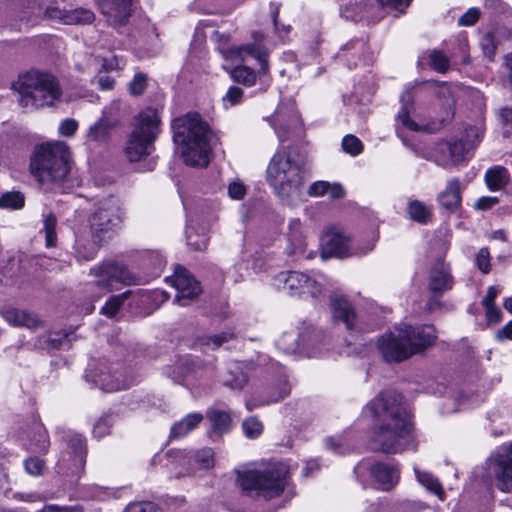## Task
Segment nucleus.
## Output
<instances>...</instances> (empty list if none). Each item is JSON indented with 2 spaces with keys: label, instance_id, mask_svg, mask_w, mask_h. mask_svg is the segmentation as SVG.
<instances>
[{
  "label": "nucleus",
  "instance_id": "obj_24",
  "mask_svg": "<svg viewBox=\"0 0 512 512\" xmlns=\"http://www.w3.org/2000/svg\"><path fill=\"white\" fill-rule=\"evenodd\" d=\"M407 213L410 219L420 224H428L433 217L432 209L419 200H410L408 202Z\"/></svg>",
  "mask_w": 512,
  "mask_h": 512
},
{
  "label": "nucleus",
  "instance_id": "obj_19",
  "mask_svg": "<svg viewBox=\"0 0 512 512\" xmlns=\"http://www.w3.org/2000/svg\"><path fill=\"white\" fill-rule=\"evenodd\" d=\"M3 318L12 326L25 327L30 331H37L44 328V322L40 317L26 310L8 307L1 312Z\"/></svg>",
  "mask_w": 512,
  "mask_h": 512
},
{
  "label": "nucleus",
  "instance_id": "obj_18",
  "mask_svg": "<svg viewBox=\"0 0 512 512\" xmlns=\"http://www.w3.org/2000/svg\"><path fill=\"white\" fill-rule=\"evenodd\" d=\"M131 3L132 0H100L99 7L111 26L120 27L131 16Z\"/></svg>",
  "mask_w": 512,
  "mask_h": 512
},
{
  "label": "nucleus",
  "instance_id": "obj_54",
  "mask_svg": "<svg viewBox=\"0 0 512 512\" xmlns=\"http://www.w3.org/2000/svg\"><path fill=\"white\" fill-rule=\"evenodd\" d=\"M111 421L109 417L100 418L94 425L93 434L97 438H102L110 431Z\"/></svg>",
  "mask_w": 512,
  "mask_h": 512
},
{
  "label": "nucleus",
  "instance_id": "obj_37",
  "mask_svg": "<svg viewBox=\"0 0 512 512\" xmlns=\"http://www.w3.org/2000/svg\"><path fill=\"white\" fill-rule=\"evenodd\" d=\"M124 112V105L120 100L111 101L102 111V117L106 121L116 122V127L120 123V115Z\"/></svg>",
  "mask_w": 512,
  "mask_h": 512
},
{
  "label": "nucleus",
  "instance_id": "obj_26",
  "mask_svg": "<svg viewBox=\"0 0 512 512\" xmlns=\"http://www.w3.org/2000/svg\"><path fill=\"white\" fill-rule=\"evenodd\" d=\"M94 381L103 391L106 392L119 391L129 387L130 385L128 380L104 372L96 375V379Z\"/></svg>",
  "mask_w": 512,
  "mask_h": 512
},
{
  "label": "nucleus",
  "instance_id": "obj_39",
  "mask_svg": "<svg viewBox=\"0 0 512 512\" xmlns=\"http://www.w3.org/2000/svg\"><path fill=\"white\" fill-rule=\"evenodd\" d=\"M430 66L439 73H445L449 69V58L439 50L429 53Z\"/></svg>",
  "mask_w": 512,
  "mask_h": 512
},
{
  "label": "nucleus",
  "instance_id": "obj_21",
  "mask_svg": "<svg viewBox=\"0 0 512 512\" xmlns=\"http://www.w3.org/2000/svg\"><path fill=\"white\" fill-rule=\"evenodd\" d=\"M405 97H402L403 105L397 114V121L407 130L413 132H434L439 129V123L429 122L424 119L415 120L410 117V107L412 104L405 103Z\"/></svg>",
  "mask_w": 512,
  "mask_h": 512
},
{
  "label": "nucleus",
  "instance_id": "obj_52",
  "mask_svg": "<svg viewBox=\"0 0 512 512\" xmlns=\"http://www.w3.org/2000/svg\"><path fill=\"white\" fill-rule=\"evenodd\" d=\"M246 191V186L240 181H233L228 185V195L231 199L241 200Z\"/></svg>",
  "mask_w": 512,
  "mask_h": 512
},
{
  "label": "nucleus",
  "instance_id": "obj_8",
  "mask_svg": "<svg viewBox=\"0 0 512 512\" xmlns=\"http://www.w3.org/2000/svg\"><path fill=\"white\" fill-rule=\"evenodd\" d=\"M288 469L283 463H272L264 468L238 474V483L243 490L255 491L271 499L279 496L287 485Z\"/></svg>",
  "mask_w": 512,
  "mask_h": 512
},
{
  "label": "nucleus",
  "instance_id": "obj_57",
  "mask_svg": "<svg viewBox=\"0 0 512 512\" xmlns=\"http://www.w3.org/2000/svg\"><path fill=\"white\" fill-rule=\"evenodd\" d=\"M126 512H162V510L151 502H145L130 504Z\"/></svg>",
  "mask_w": 512,
  "mask_h": 512
},
{
  "label": "nucleus",
  "instance_id": "obj_10",
  "mask_svg": "<svg viewBox=\"0 0 512 512\" xmlns=\"http://www.w3.org/2000/svg\"><path fill=\"white\" fill-rule=\"evenodd\" d=\"M487 476L495 481L502 492L512 490V443L502 447L487 460Z\"/></svg>",
  "mask_w": 512,
  "mask_h": 512
},
{
  "label": "nucleus",
  "instance_id": "obj_3",
  "mask_svg": "<svg viewBox=\"0 0 512 512\" xmlns=\"http://www.w3.org/2000/svg\"><path fill=\"white\" fill-rule=\"evenodd\" d=\"M174 142L181 146L184 162L205 167L210 161L209 129L198 114L188 113L172 121Z\"/></svg>",
  "mask_w": 512,
  "mask_h": 512
},
{
  "label": "nucleus",
  "instance_id": "obj_55",
  "mask_svg": "<svg viewBox=\"0 0 512 512\" xmlns=\"http://www.w3.org/2000/svg\"><path fill=\"white\" fill-rule=\"evenodd\" d=\"M26 471L33 476H38L43 472L44 462L39 458H28L25 461Z\"/></svg>",
  "mask_w": 512,
  "mask_h": 512
},
{
  "label": "nucleus",
  "instance_id": "obj_20",
  "mask_svg": "<svg viewBox=\"0 0 512 512\" xmlns=\"http://www.w3.org/2000/svg\"><path fill=\"white\" fill-rule=\"evenodd\" d=\"M453 286L450 267L443 260H437L431 268L429 275V290L434 294H442Z\"/></svg>",
  "mask_w": 512,
  "mask_h": 512
},
{
  "label": "nucleus",
  "instance_id": "obj_23",
  "mask_svg": "<svg viewBox=\"0 0 512 512\" xmlns=\"http://www.w3.org/2000/svg\"><path fill=\"white\" fill-rule=\"evenodd\" d=\"M439 204L448 211L456 210L461 204V186L458 179L447 182L446 188L438 195Z\"/></svg>",
  "mask_w": 512,
  "mask_h": 512
},
{
  "label": "nucleus",
  "instance_id": "obj_40",
  "mask_svg": "<svg viewBox=\"0 0 512 512\" xmlns=\"http://www.w3.org/2000/svg\"><path fill=\"white\" fill-rule=\"evenodd\" d=\"M148 79L146 74L138 72L134 75L133 79L127 84V89L130 95L140 96L147 88Z\"/></svg>",
  "mask_w": 512,
  "mask_h": 512
},
{
  "label": "nucleus",
  "instance_id": "obj_4",
  "mask_svg": "<svg viewBox=\"0 0 512 512\" xmlns=\"http://www.w3.org/2000/svg\"><path fill=\"white\" fill-rule=\"evenodd\" d=\"M304 163L290 147L279 148L272 156L266 180L274 193L283 200L297 196L304 183Z\"/></svg>",
  "mask_w": 512,
  "mask_h": 512
},
{
  "label": "nucleus",
  "instance_id": "obj_29",
  "mask_svg": "<svg viewBox=\"0 0 512 512\" xmlns=\"http://www.w3.org/2000/svg\"><path fill=\"white\" fill-rule=\"evenodd\" d=\"M223 384L231 389H242L247 383V376L238 363L232 364L223 375Z\"/></svg>",
  "mask_w": 512,
  "mask_h": 512
},
{
  "label": "nucleus",
  "instance_id": "obj_44",
  "mask_svg": "<svg viewBox=\"0 0 512 512\" xmlns=\"http://www.w3.org/2000/svg\"><path fill=\"white\" fill-rule=\"evenodd\" d=\"M234 336L233 333L230 332H222L220 334H216L213 336H207L202 338L201 345L211 347L212 349L219 348L223 343L228 342Z\"/></svg>",
  "mask_w": 512,
  "mask_h": 512
},
{
  "label": "nucleus",
  "instance_id": "obj_50",
  "mask_svg": "<svg viewBox=\"0 0 512 512\" xmlns=\"http://www.w3.org/2000/svg\"><path fill=\"white\" fill-rule=\"evenodd\" d=\"M480 10L476 7L469 8L459 19V26H473L480 17Z\"/></svg>",
  "mask_w": 512,
  "mask_h": 512
},
{
  "label": "nucleus",
  "instance_id": "obj_36",
  "mask_svg": "<svg viewBox=\"0 0 512 512\" xmlns=\"http://www.w3.org/2000/svg\"><path fill=\"white\" fill-rule=\"evenodd\" d=\"M448 149L454 163L464 161L470 156L471 148L462 140L450 142L448 144Z\"/></svg>",
  "mask_w": 512,
  "mask_h": 512
},
{
  "label": "nucleus",
  "instance_id": "obj_33",
  "mask_svg": "<svg viewBox=\"0 0 512 512\" xmlns=\"http://www.w3.org/2000/svg\"><path fill=\"white\" fill-rule=\"evenodd\" d=\"M207 416L214 431L218 433H225L229 430L231 417L227 412L213 410L208 412Z\"/></svg>",
  "mask_w": 512,
  "mask_h": 512
},
{
  "label": "nucleus",
  "instance_id": "obj_15",
  "mask_svg": "<svg viewBox=\"0 0 512 512\" xmlns=\"http://www.w3.org/2000/svg\"><path fill=\"white\" fill-rule=\"evenodd\" d=\"M366 472L370 473L378 487L384 491L392 489L399 480V472L395 467L380 462L372 463L366 460L355 467V474L358 478Z\"/></svg>",
  "mask_w": 512,
  "mask_h": 512
},
{
  "label": "nucleus",
  "instance_id": "obj_16",
  "mask_svg": "<svg viewBox=\"0 0 512 512\" xmlns=\"http://www.w3.org/2000/svg\"><path fill=\"white\" fill-rule=\"evenodd\" d=\"M166 280L178 291L175 302L181 306H186L187 300L196 298L201 292L199 283L182 266H177L174 275Z\"/></svg>",
  "mask_w": 512,
  "mask_h": 512
},
{
  "label": "nucleus",
  "instance_id": "obj_13",
  "mask_svg": "<svg viewBox=\"0 0 512 512\" xmlns=\"http://www.w3.org/2000/svg\"><path fill=\"white\" fill-rule=\"evenodd\" d=\"M274 285L294 296L315 297L321 293V286L315 280L297 271L279 273Z\"/></svg>",
  "mask_w": 512,
  "mask_h": 512
},
{
  "label": "nucleus",
  "instance_id": "obj_49",
  "mask_svg": "<svg viewBox=\"0 0 512 512\" xmlns=\"http://www.w3.org/2000/svg\"><path fill=\"white\" fill-rule=\"evenodd\" d=\"M125 66V60L122 57L111 55L102 58V68L105 71H117Z\"/></svg>",
  "mask_w": 512,
  "mask_h": 512
},
{
  "label": "nucleus",
  "instance_id": "obj_64",
  "mask_svg": "<svg viewBox=\"0 0 512 512\" xmlns=\"http://www.w3.org/2000/svg\"><path fill=\"white\" fill-rule=\"evenodd\" d=\"M421 509V505L406 501L398 504L392 512H419Z\"/></svg>",
  "mask_w": 512,
  "mask_h": 512
},
{
  "label": "nucleus",
  "instance_id": "obj_63",
  "mask_svg": "<svg viewBox=\"0 0 512 512\" xmlns=\"http://www.w3.org/2000/svg\"><path fill=\"white\" fill-rule=\"evenodd\" d=\"M498 203L497 197L483 196L476 200L474 208L477 210H487Z\"/></svg>",
  "mask_w": 512,
  "mask_h": 512
},
{
  "label": "nucleus",
  "instance_id": "obj_51",
  "mask_svg": "<svg viewBox=\"0 0 512 512\" xmlns=\"http://www.w3.org/2000/svg\"><path fill=\"white\" fill-rule=\"evenodd\" d=\"M476 265L483 273L490 271V253L487 248H481L476 256Z\"/></svg>",
  "mask_w": 512,
  "mask_h": 512
},
{
  "label": "nucleus",
  "instance_id": "obj_6",
  "mask_svg": "<svg viewBox=\"0 0 512 512\" xmlns=\"http://www.w3.org/2000/svg\"><path fill=\"white\" fill-rule=\"evenodd\" d=\"M19 104L27 110L52 106L61 96L55 77L37 71L28 72L17 83Z\"/></svg>",
  "mask_w": 512,
  "mask_h": 512
},
{
  "label": "nucleus",
  "instance_id": "obj_38",
  "mask_svg": "<svg viewBox=\"0 0 512 512\" xmlns=\"http://www.w3.org/2000/svg\"><path fill=\"white\" fill-rule=\"evenodd\" d=\"M24 206V196L20 192H7L0 197V208L20 209Z\"/></svg>",
  "mask_w": 512,
  "mask_h": 512
},
{
  "label": "nucleus",
  "instance_id": "obj_1",
  "mask_svg": "<svg viewBox=\"0 0 512 512\" xmlns=\"http://www.w3.org/2000/svg\"><path fill=\"white\" fill-rule=\"evenodd\" d=\"M364 414L378 422L371 434L372 449L394 454L409 444L411 424L401 395L393 391L380 393L365 407Z\"/></svg>",
  "mask_w": 512,
  "mask_h": 512
},
{
  "label": "nucleus",
  "instance_id": "obj_5",
  "mask_svg": "<svg viewBox=\"0 0 512 512\" xmlns=\"http://www.w3.org/2000/svg\"><path fill=\"white\" fill-rule=\"evenodd\" d=\"M70 161L69 147L64 142H49L35 148L30 171L41 183L60 182L70 171Z\"/></svg>",
  "mask_w": 512,
  "mask_h": 512
},
{
  "label": "nucleus",
  "instance_id": "obj_48",
  "mask_svg": "<svg viewBox=\"0 0 512 512\" xmlns=\"http://www.w3.org/2000/svg\"><path fill=\"white\" fill-rule=\"evenodd\" d=\"M195 461L200 467L208 469L214 465L213 452L210 448H204L196 452Z\"/></svg>",
  "mask_w": 512,
  "mask_h": 512
},
{
  "label": "nucleus",
  "instance_id": "obj_7",
  "mask_svg": "<svg viewBox=\"0 0 512 512\" xmlns=\"http://www.w3.org/2000/svg\"><path fill=\"white\" fill-rule=\"evenodd\" d=\"M160 123L158 111L154 108H146L135 117L133 130L124 149L130 162H139L154 151Z\"/></svg>",
  "mask_w": 512,
  "mask_h": 512
},
{
  "label": "nucleus",
  "instance_id": "obj_30",
  "mask_svg": "<svg viewBox=\"0 0 512 512\" xmlns=\"http://www.w3.org/2000/svg\"><path fill=\"white\" fill-rule=\"evenodd\" d=\"M415 474L418 482L424 486L428 491L434 493L441 501L445 500L444 489L437 478L432 474L415 469Z\"/></svg>",
  "mask_w": 512,
  "mask_h": 512
},
{
  "label": "nucleus",
  "instance_id": "obj_41",
  "mask_svg": "<svg viewBox=\"0 0 512 512\" xmlns=\"http://www.w3.org/2000/svg\"><path fill=\"white\" fill-rule=\"evenodd\" d=\"M56 226L57 220L56 217L49 213L46 215L44 219V231L46 235V246L53 247L56 245L57 235H56Z\"/></svg>",
  "mask_w": 512,
  "mask_h": 512
},
{
  "label": "nucleus",
  "instance_id": "obj_27",
  "mask_svg": "<svg viewBox=\"0 0 512 512\" xmlns=\"http://www.w3.org/2000/svg\"><path fill=\"white\" fill-rule=\"evenodd\" d=\"M67 338L63 331H49L39 336L35 341V346L42 350L52 351L59 349Z\"/></svg>",
  "mask_w": 512,
  "mask_h": 512
},
{
  "label": "nucleus",
  "instance_id": "obj_53",
  "mask_svg": "<svg viewBox=\"0 0 512 512\" xmlns=\"http://www.w3.org/2000/svg\"><path fill=\"white\" fill-rule=\"evenodd\" d=\"M243 93H244L243 90L239 87H236V86L230 87L228 92L226 93V95L223 98L225 105L227 103H229L230 106L237 105L238 103L241 102Z\"/></svg>",
  "mask_w": 512,
  "mask_h": 512
},
{
  "label": "nucleus",
  "instance_id": "obj_34",
  "mask_svg": "<svg viewBox=\"0 0 512 512\" xmlns=\"http://www.w3.org/2000/svg\"><path fill=\"white\" fill-rule=\"evenodd\" d=\"M279 349L287 354L301 353L302 349L297 340V335L294 332L283 334L277 341Z\"/></svg>",
  "mask_w": 512,
  "mask_h": 512
},
{
  "label": "nucleus",
  "instance_id": "obj_58",
  "mask_svg": "<svg viewBox=\"0 0 512 512\" xmlns=\"http://www.w3.org/2000/svg\"><path fill=\"white\" fill-rule=\"evenodd\" d=\"M77 128L78 122L68 118L61 122L58 131L62 136L70 137L76 132Z\"/></svg>",
  "mask_w": 512,
  "mask_h": 512
},
{
  "label": "nucleus",
  "instance_id": "obj_42",
  "mask_svg": "<svg viewBox=\"0 0 512 512\" xmlns=\"http://www.w3.org/2000/svg\"><path fill=\"white\" fill-rule=\"evenodd\" d=\"M244 434L251 439L259 437L263 432L262 423L255 417L247 418L242 423Z\"/></svg>",
  "mask_w": 512,
  "mask_h": 512
},
{
  "label": "nucleus",
  "instance_id": "obj_61",
  "mask_svg": "<svg viewBox=\"0 0 512 512\" xmlns=\"http://www.w3.org/2000/svg\"><path fill=\"white\" fill-rule=\"evenodd\" d=\"M32 445L34 446L35 450H37V451H46L48 449V446H49L48 436H47L46 431L44 429H42L41 427L38 428L37 440L35 441V443H32Z\"/></svg>",
  "mask_w": 512,
  "mask_h": 512
},
{
  "label": "nucleus",
  "instance_id": "obj_59",
  "mask_svg": "<svg viewBox=\"0 0 512 512\" xmlns=\"http://www.w3.org/2000/svg\"><path fill=\"white\" fill-rule=\"evenodd\" d=\"M326 195L333 200L342 199L345 196V189L340 183L328 182Z\"/></svg>",
  "mask_w": 512,
  "mask_h": 512
},
{
  "label": "nucleus",
  "instance_id": "obj_2",
  "mask_svg": "<svg viewBox=\"0 0 512 512\" xmlns=\"http://www.w3.org/2000/svg\"><path fill=\"white\" fill-rule=\"evenodd\" d=\"M435 340V330L431 326L403 325L381 335L377 348L386 362L399 363L423 352Z\"/></svg>",
  "mask_w": 512,
  "mask_h": 512
},
{
  "label": "nucleus",
  "instance_id": "obj_28",
  "mask_svg": "<svg viewBox=\"0 0 512 512\" xmlns=\"http://www.w3.org/2000/svg\"><path fill=\"white\" fill-rule=\"evenodd\" d=\"M115 127L116 122H109L103 118H100L96 123L90 126L87 138L93 142H106L109 138L110 131Z\"/></svg>",
  "mask_w": 512,
  "mask_h": 512
},
{
  "label": "nucleus",
  "instance_id": "obj_32",
  "mask_svg": "<svg viewBox=\"0 0 512 512\" xmlns=\"http://www.w3.org/2000/svg\"><path fill=\"white\" fill-rule=\"evenodd\" d=\"M231 76L236 82L251 87L255 85L257 76L259 75L258 72L256 73L252 68L239 65L232 70Z\"/></svg>",
  "mask_w": 512,
  "mask_h": 512
},
{
  "label": "nucleus",
  "instance_id": "obj_62",
  "mask_svg": "<svg viewBox=\"0 0 512 512\" xmlns=\"http://www.w3.org/2000/svg\"><path fill=\"white\" fill-rule=\"evenodd\" d=\"M480 136L481 131L479 128L469 127L465 130V139L463 142L472 148L477 142H479Z\"/></svg>",
  "mask_w": 512,
  "mask_h": 512
},
{
  "label": "nucleus",
  "instance_id": "obj_43",
  "mask_svg": "<svg viewBox=\"0 0 512 512\" xmlns=\"http://www.w3.org/2000/svg\"><path fill=\"white\" fill-rule=\"evenodd\" d=\"M289 393H290L289 385L287 383H283L277 396H272L270 399L262 400L259 403L254 402L253 400H247L245 405L248 410H253L262 405H266V404H269L272 402H278V401L282 400L284 397H286Z\"/></svg>",
  "mask_w": 512,
  "mask_h": 512
},
{
  "label": "nucleus",
  "instance_id": "obj_45",
  "mask_svg": "<svg viewBox=\"0 0 512 512\" xmlns=\"http://www.w3.org/2000/svg\"><path fill=\"white\" fill-rule=\"evenodd\" d=\"M343 150L352 155L356 156L363 150V144L359 138L354 135H346L342 140Z\"/></svg>",
  "mask_w": 512,
  "mask_h": 512
},
{
  "label": "nucleus",
  "instance_id": "obj_46",
  "mask_svg": "<svg viewBox=\"0 0 512 512\" xmlns=\"http://www.w3.org/2000/svg\"><path fill=\"white\" fill-rule=\"evenodd\" d=\"M412 0H377L378 4L387 12L402 14L408 8Z\"/></svg>",
  "mask_w": 512,
  "mask_h": 512
},
{
  "label": "nucleus",
  "instance_id": "obj_22",
  "mask_svg": "<svg viewBox=\"0 0 512 512\" xmlns=\"http://www.w3.org/2000/svg\"><path fill=\"white\" fill-rule=\"evenodd\" d=\"M47 15L51 19H58L64 24H87L94 20V13L87 9H74L70 11H63L58 8L47 9Z\"/></svg>",
  "mask_w": 512,
  "mask_h": 512
},
{
  "label": "nucleus",
  "instance_id": "obj_9",
  "mask_svg": "<svg viewBox=\"0 0 512 512\" xmlns=\"http://www.w3.org/2000/svg\"><path fill=\"white\" fill-rule=\"evenodd\" d=\"M90 273L102 294L118 290L122 285H131L135 281V276L125 266L114 262H103L93 267Z\"/></svg>",
  "mask_w": 512,
  "mask_h": 512
},
{
  "label": "nucleus",
  "instance_id": "obj_47",
  "mask_svg": "<svg viewBox=\"0 0 512 512\" xmlns=\"http://www.w3.org/2000/svg\"><path fill=\"white\" fill-rule=\"evenodd\" d=\"M186 238L187 244L194 250L201 251L207 247L208 238L205 235L199 237L191 228H188Z\"/></svg>",
  "mask_w": 512,
  "mask_h": 512
},
{
  "label": "nucleus",
  "instance_id": "obj_31",
  "mask_svg": "<svg viewBox=\"0 0 512 512\" xmlns=\"http://www.w3.org/2000/svg\"><path fill=\"white\" fill-rule=\"evenodd\" d=\"M509 179L508 172L501 166L489 169L485 173V181L488 188L492 191L500 190Z\"/></svg>",
  "mask_w": 512,
  "mask_h": 512
},
{
  "label": "nucleus",
  "instance_id": "obj_25",
  "mask_svg": "<svg viewBox=\"0 0 512 512\" xmlns=\"http://www.w3.org/2000/svg\"><path fill=\"white\" fill-rule=\"evenodd\" d=\"M202 420L203 416L200 413L189 414L172 426L170 436L172 438H182L197 427Z\"/></svg>",
  "mask_w": 512,
  "mask_h": 512
},
{
  "label": "nucleus",
  "instance_id": "obj_12",
  "mask_svg": "<svg viewBox=\"0 0 512 512\" xmlns=\"http://www.w3.org/2000/svg\"><path fill=\"white\" fill-rule=\"evenodd\" d=\"M377 239V236L373 235L364 247H355L350 236L346 232L339 229H333L326 234L323 241L325 249L330 254L343 258L367 254L374 249Z\"/></svg>",
  "mask_w": 512,
  "mask_h": 512
},
{
  "label": "nucleus",
  "instance_id": "obj_11",
  "mask_svg": "<svg viewBox=\"0 0 512 512\" xmlns=\"http://www.w3.org/2000/svg\"><path fill=\"white\" fill-rule=\"evenodd\" d=\"M122 221V211L118 202L110 199L103 203L91 216L90 227L94 242H101L105 234L118 227Z\"/></svg>",
  "mask_w": 512,
  "mask_h": 512
},
{
  "label": "nucleus",
  "instance_id": "obj_17",
  "mask_svg": "<svg viewBox=\"0 0 512 512\" xmlns=\"http://www.w3.org/2000/svg\"><path fill=\"white\" fill-rule=\"evenodd\" d=\"M331 310L333 319L341 322L350 332H360V322L353 305L343 296L335 294L331 297Z\"/></svg>",
  "mask_w": 512,
  "mask_h": 512
},
{
  "label": "nucleus",
  "instance_id": "obj_35",
  "mask_svg": "<svg viewBox=\"0 0 512 512\" xmlns=\"http://www.w3.org/2000/svg\"><path fill=\"white\" fill-rule=\"evenodd\" d=\"M130 293V291H126L120 295L110 297L105 305L101 308V313L107 317L115 316L120 307L129 297Z\"/></svg>",
  "mask_w": 512,
  "mask_h": 512
},
{
  "label": "nucleus",
  "instance_id": "obj_14",
  "mask_svg": "<svg viewBox=\"0 0 512 512\" xmlns=\"http://www.w3.org/2000/svg\"><path fill=\"white\" fill-rule=\"evenodd\" d=\"M263 38L262 34H255L254 42L233 47L229 51L230 58L233 61L245 62L250 58L256 60L259 64L258 75L260 78L266 77L270 69L268 61L269 52L267 48L261 44Z\"/></svg>",
  "mask_w": 512,
  "mask_h": 512
},
{
  "label": "nucleus",
  "instance_id": "obj_56",
  "mask_svg": "<svg viewBox=\"0 0 512 512\" xmlns=\"http://www.w3.org/2000/svg\"><path fill=\"white\" fill-rule=\"evenodd\" d=\"M481 47H482L484 55L489 60H492L493 56L495 54V44H494V38L491 34H486L482 37Z\"/></svg>",
  "mask_w": 512,
  "mask_h": 512
},
{
  "label": "nucleus",
  "instance_id": "obj_60",
  "mask_svg": "<svg viewBox=\"0 0 512 512\" xmlns=\"http://www.w3.org/2000/svg\"><path fill=\"white\" fill-rule=\"evenodd\" d=\"M328 181H316L312 183L308 189V194L311 197H322L326 195Z\"/></svg>",
  "mask_w": 512,
  "mask_h": 512
}]
</instances>
